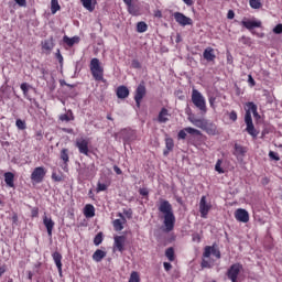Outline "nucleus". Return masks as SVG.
<instances>
[{
	"instance_id": "1",
	"label": "nucleus",
	"mask_w": 282,
	"mask_h": 282,
	"mask_svg": "<svg viewBox=\"0 0 282 282\" xmlns=\"http://www.w3.org/2000/svg\"><path fill=\"white\" fill-rule=\"evenodd\" d=\"M159 210L163 215V225L166 232H171L175 228V214L173 213V205L169 200H161Z\"/></svg>"
},
{
	"instance_id": "2",
	"label": "nucleus",
	"mask_w": 282,
	"mask_h": 282,
	"mask_svg": "<svg viewBox=\"0 0 282 282\" xmlns=\"http://www.w3.org/2000/svg\"><path fill=\"white\" fill-rule=\"evenodd\" d=\"M89 69L91 72L93 78H95L96 80H102L105 76V68H102V66L100 65V59L94 57L90 61Z\"/></svg>"
},
{
	"instance_id": "3",
	"label": "nucleus",
	"mask_w": 282,
	"mask_h": 282,
	"mask_svg": "<svg viewBox=\"0 0 282 282\" xmlns=\"http://www.w3.org/2000/svg\"><path fill=\"white\" fill-rule=\"evenodd\" d=\"M192 102L197 109H199V111L206 113V98H204V95L195 88L192 90Z\"/></svg>"
},
{
	"instance_id": "4",
	"label": "nucleus",
	"mask_w": 282,
	"mask_h": 282,
	"mask_svg": "<svg viewBox=\"0 0 282 282\" xmlns=\"http://www.w3.org/2000/svg\"><path fill=\"white\" fill-rule=\"evenodd\" d=\"M241 25H243V28L249 30L252 34H256L258 39H263L265 36L263 33H257L253 31L254 28H261V21L259 20H242Z\"/></svg>"
},
{
	"instance_id": "5",
	"label": "nucleus",
	"mask_w": 282,
	"mask_h": 282,
	"mask_svg": "<svg viewBox=\"0 0 282 282\" xmlns=\"http://www.w3.org/2000/svg\"><path fill=\"white\" fill-rule=\"evenodd\" d=\"M45 175H47V170H45V167H35L31 173V181L33 182V184H41V182L45 180Z\"/></svg>"
},
{
	"instance_id": "6",
	"label": "nucleus",
	"mask_w": 282,
	"mask_h": 282,
	"mask_svg": "<svg viewBox=\"0 0 282 282\" xmlns=\"http://www.w3.org/2000/svg\"><path fill=\"white\" fill-rule=\"evenodd\" d=\"M241 270H243V265L241 263L232 264L227 271L228 279L231 282H237V279H239Z\"/></svg>"
},
{
	"instance_id": "7",
	"label": "nucleus",
	"mask_w": 282,
	"mask_h": 282,
	"mask_svg": "<svg viewBox=\"0 0 282 282\" xmlns=\"http://www.w3.org/2000/svg\"><path fill=\"white\" fill-rule=\"evenodd\" d=\"M245 122L247 124L246 131L249 133V135H252V138H257L258 133L254 129V123H252V113L250 110H248L245 115Z\"/></svg>"
},
{
	"instance_id": "8",
	"label": "nucleus",
	"mask_w": 282,
	"mask_h": 282,
	"mask_svg": "<svg viewBox=\"0 0 282 282\" xmlns=\"http://www.w3.org/2000/svg\"><path fill=\"white\" fill-rule=\"evenodd\" d=\"M173 17L176 23H178V25H182L183 28H186V25H193V19L186 17L182 12H174Z\"/></svg>"
},
{
	"instance_id": "9",
	"label": "nucleus",
	"mask_w": 282,
	"mask_h": 282,
	"mask_svg": "<svg viewBox=\"0 0 282 282\" xmlns=\"http://www.w3.org/2000/svg\"><path fill=\"white\" fill-rule=\"evenodd\" d=\"M75 147H77L79 153L83 155H89V141L87 139H77Z\"/></svg>"
},
{
	"instance_id": "10",
	"label": "nucleus",
	"mask_w": 282,
	"mask_h": 282,
	"mask_svg": "<svg viewBox=\"0 0 282 282\" xmlns=\"http://www.w3.org/2000/svg\"><path fill=\"white\" fill-rule=\"evenodd\" d=\"M147 96V87L144 86V82L139 84L135 90L134 100L137 102V107H140V104L142 102V98Z\"/></svg>"
},
{
	"instance_id": "11",
	"label": "nucleus",
	"mask_w": 282,
	"mask_h": 282,
	"mask_svg": "<svg viewBox=\"0 0 282 282\" xmlns=\"http://www.w3.org/2000/svg\"><path fill=\"white\" fill-rule=\"evenodd\" d=\"M246 153H248V149L246 147L238 143L234 145V155L237 158L238 162H243Z\"/></svg>"
},
{
	"instance_id": "12",
	"label": "nucleus",
	"mask_w": 282,
	"mask_h": 282,
	"mask_svg": "<svg viewBox=\"0 0 282 282\" xmlns=\"http://www.w3.org/2000/svg\"><path fill=\"white\" fill-rule=\"evenodd\" d=\"M210 208H212L210 204L206 202V196H202L199 202V213L203 219H206V217H208V213L210 212Z\"/></svg>"
},
{
	"instance_id": "13",
	"label": "nucleus",
	"mask_w": 282,
	"mask_h": 282,
	"mask_svg": "<svg viewBox=\"0 0 282 282\" xmlns=\"http://www.w3.org/2000/svg\"><path fill=\"white\" fill-rule=\"evenodd\" d=\"M235 218L237 219V221L248 224V221H250V214H248V210L239 208L235 212Z\"/></svg>"
},
{
	"instance_id": "14",
	"label": "nucleus",
	"mask_w": 282,
	"mask_h": 282,
	"mask_svg": "<svg viewBox=\"0 0 282 282\" xmlns=\"http://www.w3.org/2000/svg\"><path fill=\"white\" fill-rule=\"evenodd\" d=\"M127 241V237L124 236H116L115 237V247L113 251L118 250V252H124V243Z\"/></svg>"
},
{
	"instance_id": "15",
	"label": "nucleus",
	"mask_w": 282,
	"mask_h": 282,
	"mask_svg": "<svg viewBox=\"0 0 282 282\" xmlns=\"http://www.w3.org/2000/svg\"><path fill=\"white\" fill-rule=\"evenodd\" d=\"M212 254H214V257L216 259H221V252L219 251V249H217L215 247H205V251L203 253V257L208 259V257H210Z\"/></svg>"
},
{
	"instance_id": "16",
	"label": "nucleus",
	"mask_w": 282,
	"mask_h": 282,
	"mask_svg": "<svg viewBox=\"0 0 282 282\" xmlns=\"http://www.w3.org/2000/svg\"><path fill=\"white\" fill-rule=\"evenodd\" d=\"M52 258L59 274H63V256L58 251H55L53 252Z\"/></svg>"
},
{
	"instance_id": "17",
	"label": "nucleus",
	"mask_w": 282,
	"mask_h": 282,
	"mask_svg": "<svg viewBox=\"0 0 282 282\" xmlns=\"http://www.w3.org/2000/svg\"><path fill=\"white\" fill-rule=\"evenodd\" d=\"M188 120L194 127L198 129H207L208 121L206 119H197L195 117H188Z\"/></svg>"
},
{
	"instance_id": "18",
	"label": "nucleus",
	"mask_w": 282,
	"mask_h": 282,
	"mask_svg": "<svg viewBox=\"0 0 282 282\" xmlns=\"http://www.w3.org/2000/svg\"><path fill=\"white\" fill-rule=\"evenodd\" d=\"M203 58L207 61V63H213L217 56L215 55V48L213 47H206L203 52Z\"/></svg>"
},
{
	"instance_id": "19",
	"label": "nucleus",
	"mask_w": 282,
	"mask_h": 282,
	"mask_svg": "<svg viewBox=\"0 0 282 282\" xmlns=\"http://www.w3.org/2000/svg\"><path fill=\"white\" fill-rule=\"evenodd\" d=\"M43 224L47 230L48 237H52V231L54 230V226H55L54 220H52L51 217L44 216Z\"/></svg>"
},
{
	"instance_id": "20",
	"label": "nucleus",
	"mask_w": 282,
	"mask_h": 282,
	"mask_svg": "<svg viewBox=\"0 0 282 282\" xmlns=\"http://www.w3.org/2000/svg\"><path fill=\"white\" fill-rule=\"evenodd\" d=\"M169 116H171L169 115V110L166 108H162L159 112L158 122H160V124H166Z\"/></svg>"
},
{
	"instance_id": "21",
	"label": "nucleus",
	"mask_w": 282,
	"mask_h": 282,
	"mask_svg": "<svg viewBox=\"0 0 282 282\" xmlns=\"http://www.w3.org/2000/svg\"><path fill=\"white\" fill-rule=\"evenodd\" d=\"M42 50L50 54V52L54 50V39L51 37L48 40L42 41Z\"/></svg>"
},
{
	"instance_id": "22",
	"label": "nucleus",
	"mask_w": 282,
	"mask_h": 282,
	"mask_svg": "<svg viewBox=\"0 0 282 282\" xmlns=\"http://www.w3.org/2000/svg\"><path fill=\"white\" fill-rule=\"evenodd\" d=\"M84 215L87 217V219H91V217H96V208L94 205L88 204L84 208Z\"/></svg>"
},
{
	"instance_id": "23",
	"label": "nucleus",
	"mask_w": 282,
	"mask_h": 282,
	"mask_svg": "<svg viewBox=\"0 0 282 282\" xmlns=\"http://www.w3.org/2000/svg\"><path fill=\"white\" fill-rule=\"evenodd\" d=\"M4 182L9 188H14V173L7 172L4 173Z\"/></svg>"
},
{
	"instance_id": "24",
	"label": "nucleus",
	"mask_w": 282,
	"mask_h": 282,
	"mask_svg": "<svg viewBox=\"0 0 282 282\" xmlns=\"http://www.w3.org/2000/svg\"><path fill=\"white\" fill-rule=\"evenodd\" d=\"M64 43H66V45H68V47H74V45H76V43H80V37L78 36H74V37H69L67 35H65L63 37Z\"/></svg>"
},
{
	"instance_id": "25",
	"label": "nucleus",
	"mask_w": 282,
	"mask_h": 282,
	"mask_svg": "<svg viewBox=\"0 0 282 282\" xmlns=\"http://www.w3.org/2000/svg\"><path fill=\"white\" fill-rule=\"evenodd\" d=\"M117 97L121 99L129 98V88L127 86H119L117 88Z\"/></svg>"
},
{
	"instance_id": "26",
	"label": "nucleus",
	"mask_w": 282,
	"mask_h": 282,
	"mask_svg": "<svg viewBox=\"0 0 282 282\" xmlns=\"http://www.w3.org/2000/svg\"><path fill=\"white\" fill-rule=\"evenodd\" d=\"M105 257H107V252L97 249L94 254H93V259L97 262L100 263V261H102V259H105Z\"/></svg>"
},
{
	"instance_id": "27",
	"label": "nucleus",
	"mask_w": 282,
	"mask_h": 282,
	"mask_svg": "<svg viewBox=\"0 0 282 282\" xmlns=\"http://www.w3.org/2000/svg\"><path fill=\"white\" fill-rule=\"evenodd\" d=\"M83 7L88 10V12H94L96 10V3L93 2V0H80Z\"/></svg>"
},
{
	"instance_id": "28",
	"label": "nucleus",
	"mask_w": 282,
	"mask_h": 282,
	"mask_svg": "<svg viewBox=\"0 0 282 282\" xmlns=\"http://www.w3.org/2000/svg\"><path fill=\"white\" fill-rule=\"evenodd\" d=\"M61 160L64 162V171L67 169V162H69V150L63 149L61 151Z\"/></svg>"
},
{
	"instance_id": "29",
	"label": "nucleus",
	"mask_w": 282,
	"mask_h": 282,
	"mask_svg": "<svg viewBox=\"0 0 282 282\" xmlns=\"http://www.w3.org/2000/svg\"><path fill=\"white\" fill-rule=\"evenodd\" d=\"M203 131H207L209 135H215L217 133V126L207 122V128H204Z\"/></svg>"
},
{
	"instance_id": "30",
	"label": "nucleus",
	"mask_w": 282,
	"mask_h": 282,
	"mask_svg": "<svg viewBox=\"0 0 282 282\" xmlns=\"http://www.w3.org/2000/svg\"><path fill=\"white\" fill-rule=\"evenodd\" d=\"M147 30H149V25H147V22H138L137 32L142 34V33L147 32Z\"/></svg>"
},
{
	"instance_id": "31",
	"label": "nucleus",
	"mask_w": 282,
	"mask_h": 282,
	"mask_svg": "<svg viewBox=\"0 0 282 282\" xmlns=\"http://www.w3.org/2000/svg\"><path fill=\"white\" fill-rule=\"evenodd\" d=\"M58 10H61V4H58V0H52L51 1V12H52V14H56Z\"/></svg>"
},
{
	"instance_id": "32",
	"label": "nucleus",
	"mask_w": 282,
	"mask_h": 282,
	"mask_svg": "<svg viewBox=\"0 0 282 282\" xmlns=\"http://www.w3.org/2000/svg\"><path fill=\"white\" fill-rule=\"evenodd\" d=\"M165 257L169 259V261H175V250H173L172 247L167 248L165 251Z\"/></svg>"
},
{
	"instance_id": "33",
	"label": "nucleus",
	"mask_w": 282,
	"mask_h": 282,
	"mask_svg": "<svg viewBox=\"0 0 282 282\" xmlns=\"http://www.w3.org/2000/svg\"><path fill=\"white\" fill-rule=\"evenodd\" d=\"M113 228H115V230H117V232H120V230H123L124 226H122V220L115 219L113 220Z\"/></svg>"
},
{
	"instance_id": "34",
	"label": "nucleus",
	"mask_w": 282,
	"mask_h": 282,
	"mask_svg": "<svg viewBox=\"0 0 282 282\" xmlns=\"http://www.w3.org/2000/svg\"><path fill=\"white\" fill-rule=\"evenodd\" d=\"M249 6L253 10H259L261 8V0H249Z\"/></svg>"
},
{
	"instance_id": "35",
	"label": "nucleus",
	"mask_w": 282,
	"mask_h": 282,
	"mask_svg": "<svg viewBox=\"0 0 282 282\" xmlns=\"http://www.w3.org/2000/svg\"><path fill=\"white\" fill-rule=\"evenodd\" d=\"M15 126H17L18 129H20V131H25V129H28V126L25 124V121H23L21 119H17Z\"/></svg>"
},
{
	"instance_id": "36",
	"label": "nucleus",
	"mask_w": 282,
	"mask_h": 282,
	"mask_svg": "<svg viewBox=\"0 0 282 282\" xmlns=\"http://www.w3.org/2000/svg\"><path fill=\"white\" fill-rule=\"evenodd\" d=\"M128 282H140V273L132 271Z\"/></svg>"
},
{
	"instance_id": "37",
	"label": "nucleus",
	"mask_w": 282,
	"mask_h": 282,
	"mask_svg": "<svg viewBox=\"0 0 282 282\" xmlns=\"http://www.w3.org/2000/svg\"><path fill=\"white\" fill-rule=\"evenodd\" d=\"M185 131H186V133H189L191 135H202V131H199L195 128H192V127L185 128Z\"/></svg>"
},
{
	"instance_id": "38",
	"label": "nucleus",
	"mask_w": 282,
	"mask_h": 282,
	"mask_svg": "<svg viewBox=\"0 0 282 282\" xmlns=\"http://www.w3.org/2000/svg\"><path fill=\"white\" fill-rule=\"evenodd\" d=\"M248 107H249V111H251L254 118H258L259 112L257 111V105H254L253 102H249Z\"/></svg>"
},
{
	"instance_id": "39",
	"label": "nucleus",
	"mask_w": 282,
	"mask_h": 282,
	"mask_svg": "<svg viewBox=\"0 0 282 282\" xmlns=\"http://www.w3.org/2000/svg\"><path fill=\"white\" fill-rule=\"evenodd\" d=\"M59 120H62V122H69L70 120H74V116L64 113L62 116H59Z\"/></svg>"
},
{
	"instance_id": "40",
	"label": "nucleus",
	"mask_w": 282,
	"mask_h": 282,
	"mask_svg": "<svg viewBox=\"0 0 282 282\" xmlns=\"http://www.w3.org/2000/svg\"><path fill=\"white\" fill-rule=\"evenodd\" d=\"M94 243L95 246H100V243H102V232L96 235L94 238Z\"/></svg>"
},
{
	"instance_id": "41",
	"label": "nucleus",
	"mask_w": 282,
	"mask_h": 282,
	"mask_svg": "<svg viewBox=\"0 0 282 282\" xmlns=\"http://www.w3.org/2000/svg\"><path fill=\"white\" fill-rule=\"evenodd\" d=\"M165 147H166L167 151H173V147H175V144L173 143V139H171V138L166 139Z\"/></svg>"
},
{
	"instance_id": "42",
	"label": "nucleus",
	"mask_w": 282,
	"mask_h": 282,
	"mask_svg": "<svg viewBox=\"0 0 282 282\" xmlns=\"http://www.w3.org/2000/svg\"><path fill=\"white\" fill-rule=\"evenodd\" d=\"M20 89H22L24 96H28V91H30V85H28V83H22Z\"/></svg>"
},
{
	"instance_id": "43",
	"label": "nucleus",
	"mask_w": 282,
	"mask_h": 282,
	"mask_svg": "<svg viewBox=\"0 0 282 282\" xmlns=\"http://www.w3.org/2000/svg\"><path fill=\"white\" fill-rule=\"evenodd\" d=\"M52 180H53V182H63V175L57 174L56 172H53Z\"/></svg>"
},
{
	"instance_id": "44",
	"label": "nucleus",
	"mask_w": 282,
	"mask_h": 282,
	"mask_svg": "<svg viewBox=\"0 0 282 282\" xmlns=\"http://www.w3.org/2000/svg\"><path fill=\"white\" fill-rule=\"evenodd\" d=\"M107 189V184H105V183H100V182H98L97 183V193H101L102 191H106Z\"/></svg>"
},
{
	"instance_id": "45",
	"label": "nucleus",
	"mask_w": 282,
	"mask_h": 282,
	"mask_svg": "<svg viewBox=\"0 0 282 282\" xmlns=\"http://www.w3.org/2000/svg\"><path fill=\"white\" fill-rule=\"evenodd\" d=\"M269 158L271 160H275V162H279V160H281V158H279V154L276 152H274V151H270L269 152Z\"/></svg>"
},
{
	"instance_id": "46",
	"label": "nucleus",
	"mask_w": 282,
	"mask_h": 282,
	"mask_svg": "<svg viewBox=\"0 0 282 282\" xmlns=\"http://www.w3.org/2000/svg\"><path fill=\"white\" fill-rule=\"evenodd\" d=\"M215 171H217V173H224V169H221V160L216 162Z\"/></svg>"
},
{
	"instance_id": "47",
	"label": "nucleus",
	"mask_w": 282,
	"mask_h": 282,
	"mask_svg": "<svg viewBox=\"0 0 282 282\" xmlns=\"http://www.w3.org/2000/svg\"><path fill=\"white\" fill-rule=\"evenodd\" d=\"M127 8H128L129 14H133V15L138 14V11H135V7H133V3H131L130 6H127Z\"/></svg>"
},
{
	"instance_id": "48",
	"label": "nucleus",
	"mask_w": 282,
	"mask_h": 282,
	"mask_svg": "<svg viewBox=\"0 0 282 282\" xmlns=\"http://www.w3.org/2000/svg\"><path fill=\"white\" fill-rule=\"evenodd\" d=\"M240 43H242V45H250V37H246L245 35L239 39Z\"/></svg>"
},
{
	"instance_id": "49",
	"label": "nucleus",
	"mask_w": 282,
	"mask_h": 282,
	"mask_svg": "<svg viewBox=\"0 0 282 282\" xmlns=\"http://www.w3.org/2000/svg\"><path fill=\"white\" fill-rule=\"evenodd\" d=\"M273 33L274 34H282V24L275 25V28L273 29Z\"/></svg>"
},
{
	"instance_id": "50",
	"label": "nucleus",
	"mask_w": 282,
	"mask_h": 282,
	"mask_svg": "<svg viewBox=\"0 0 282 282\" xmlns=\"http://www.w3.org/2000/svg\"><path fill=\"white\" fill-rule=\"evenodd\" d=\"M11 221H12L13 226H19V216L17 214H14L11 217Z\"/></svg>"
},
{
	"instance_id": "51",
	"label": "nucleus",
	"mask_w": 282,
	"mask_h": 282,
	"mask_svg": "<svg viewBox=\"0 0 282 282\" xmlns=\"http://www.w3.org/2000/svg\"><path fill=\"white\" fill-rule=\"evenodd\" d=\"M132 67L134 69H140V67H142V65L140 64V62L138 59H133L132 61Z\"/></svg>"
},
{
	"instance_id": "52",
	"label": "nucleus",
	"mask_w": 282,
	"mask_h": 282,
	"mask_svg": "<svg viewBox=\"0 0 282 282\" xmlns=\"http://www.w3.org/2000/svg\"><path fill=\"white\" fill-rule=\"evenodd\" d=\"M14 1L18 6H20V8H25V6H28L26 0H14Z\"/></svg>"
},
{
	"instance_id": "53",
	"label": "nucleus",
	"mask_w": 282,
	"mask_h": 282,
	"mask_svg": "<svg viewBox=\"0 0 282 282\" xmlns=\"http://www.w3.org/2000/svg\"><path fill=\"white\" fill-rule=\"evenodd\" d=\"M229 118L232 120V122H237V111L232 110L229 113Z\"/></svg>"
},
{
	"instance_id": "54",
	"label": "nucleus",
	"mask_w": 282,
	"mask_h": 282,
	"mask_svg": "<svg viewBox=\"0 0 282 282\" xmlns=\"http://www.w3.org/2000/svg\"><path fill=\"white\" fill-rule=\"evenodd\" d=\"M180 140H186V129L178 132Z\"/></svg>"
},
{
	"instance_id": "55",
	"label": "nucleus",
	"mask_w": 282,
	"mask_h": 282,
	"mask_svg": "<svg viewBox=\"0 0 282 282\" xmlns=\"http://www.w3.org/2000/svg\"><path fill=\"white\" fill-rule=\"evenodd\" d=\"M56 58H57L58 63L63 64V55L61 54V50H57Z\"/></svg>"
},
{
	"instance_id": "56",
	"label": "nucleus",
	"mask_w": 282,
	"mask_h": 282,
	"mask_svg": "<svg viewBox=\"0 0 282 282\" xmlns=\"http://www.w3.org/2000/svg\"><path fill=\"white\" fill-rule=\"evenodd\" d=\"M139 193H140V195H142L143 197H147V196L149 195V189H147V188H141V189L139 191Z\"/></svg>"
},
{
	"instance_id": "57",
	"label": "nucleus",
	"mask_w": 282,
	"mask_h": 282,
	"mask_svg": "<svg viewBox=\"0 0 282 282\" xmlns=\"http://www.w3.org/2000/svg\"><path fill=\"white\" fill-rule=\"evenodd\" d=\"M163 265H164V270L166 272H169L171 270V268H173V265L170 262H164Z\"/></svg>"
},
{
	"instance_id": "58",
	"label": "nucleus",
	"mask_w": 282,
	"mask_h": 282,
	"mask_svg": "<svg viewBox=\"0 0 282 282\" xmlns=\"http://www.w3.org/2000/svg\"><path fill=\"white\" fill-rule=\"evenodd\" d=\"M227 19H235V11L234 10L228 11Z\"/></svg>"
},
{
	"instance_id": "59",
	"label": "nucleus",
	"mask_w": 282,
	"mask_h": 282,
	"mask_svg": "<svg viewBox=\"0 0 282 282\" xmlns=\"http://www.w3.org/2000/svg\"><path fill=\"white\" fill-rule=\"evenodd\" d=\"M248 83H250L251 87H254L256 83H254V78H252V75L248 76Z\"/></svg>"
},
{
	"instance_id": "60",
	"label": "nucleus",
	"mask_w": 282,
	"mask_h": 282,
	"mask_svg": "<svg viewBox=\"0 0 282 282\" xmlns=\"http://www.w3.org/2000/svg\"><path fill=\"white\" fill-rule=\"evenodd\" d=\"M154 17L156 19H162V11H160V10L154 11Z\"/></svg>"
},
{
	"instance_id": "61",
	"label": "nucleus",
	"mask_w": 282,
	"mask_h": 282,
	"mask_svg": "<svg viewBox=\"0 0 282 282\" xmlns=\"http://www.w3.org/2000/svg\"><path fill=\"white\" fill-rule=\"evenodd\" d=\"M123 213H124V215H127V217H128L129 219H131V216L133 215V212H131V209L124 210Z\"/></svg>"
},
{
	"instance_id": "62",
	"label": "nucleus",
	"mask_w": 282,
	"mask_h": 282,
	"mask_svg": "<svg viewBox=\"0 0 282 282\" xmlns=\"http://www.w3.org/2000/svg\"><path fill=\"white\" fill-rule=\"evenodd\" d=\"M113 171L117 173V175H122V170H120V167L115 166Z\"/></svg>"
},
{
	"instance_id": "63",
	"label": "nucleus",
	"mask_w": 282,
	"mask_h": 282,
	"mask_svg": "<svg viewBox=\"0 0 282 282\" xmlns=\"http://www.w3.org/2000/svg\"><path fill=\"white\" fill-rule=\"evenodd\" d=\"M203 268H210V263L206 260L202 262Z\"/></svg>"
},
{
	"instance_id": "64",
	"label": "nucleus",
	"mask_w": 282,
	"mask_h": 282,
	"mask_svg": "<svg viewBox=\"0 0 282 282\" xmlns=\"http://www.w3.org/2000/svg\"><path fill=\"white\" fill-rule=\"evenodd\" d=\"M185 6H193V0H183Z\"/></svg>"
}]
</instances>
